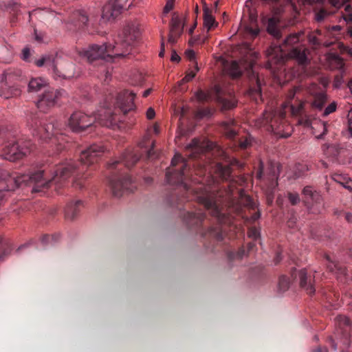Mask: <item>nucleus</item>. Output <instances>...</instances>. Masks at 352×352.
I'll list each match as a JSON object with an SVG mask.
<instances>
[{
	"label": "nucleus",
	"instance_id": "nucleus-1",
	"mask_svg": "<svg viewBox=\"0 0 352 352\" xmlns=\"http://www.w3.org/2000/svg\"><path fill=\"white\" fill-rule=\"evenodd\" d=\"M217 146L208 140L194 138L186 146V155L188 160L177 154L171 161L170 166L166 173L168 184L176 188L167 197L168 203L173 207H179L184 201H196L210 211L211 215L220 224H230L232 213H241V204L233 198L230 185L229 189L213 187L209 175V167L205 162L213 155Z\"/></svg>",
	"mask_w": 352,
	"mask_h": 352
},
{
	"label": "nucleus",
	"instance_id": "nucleus-2",
	"mask_svg": "<svg viewBox=\"0 0 352 352\" xmlns=\"http://www.w3.org/2000/svg\"><path fill=\"white\" fill-rule=\"evenodd\" d=\"M51 179L43 177V170L28 174H16L6 169H0V201L5 197L6 192L13 191L21 185L32 186V192H40L47 189L52 184L56 188H60L69 177H74L73 186L80 189V160H72L56 166Z\"/></svg>",
	"mask_w": 352,
	"mask_h": 352
},
{
	"label": "nucleus",
	"instance_id": "nucleus-3",
	"mask_svg": "<svg viewBox=\"0 0 352 352\" xmlns=\"http://www.w3.org/2000/svg\"><path fill=\"white\" fill-rule=\"evenodd\" d=\"M135 94L124 90L118 94L116 98L107 97L104 109L99 110L94 116H88L81 111L74 112L69 120V126L76 133L82 132L92 126L96 122L100 125L113 128L122 122V118L135 109L133 100Z\"/></svg>",
	"mask_w": 352,
	"mask_h": 352
},
{
	"label": "nucleus",
	"instance_id": "nucleus-4",
	"mask_svg": "<svg viewBox=\"0 0 352 352\" xmlns=\"http://www.w3.org/2000/svg\"><path fill=\"white\" fill-rule=\"evenodd\" d=\"M154 146L155 142L146 138L140 142L137 148L127 149L120 159L114 160L108 164V170L111 174L109 185L115 197H119L125 192L133 191V181L126 170L134 166L143 155L148 160L157 157Z\"/></svg>",
	"mask_w": 352,
	"mask_h": 352
},
{
	"label": "nucleus",
	"instance_id": "nucleus-5",
	"mask_svg": "<svg viewBox=\"0 0 352 352\" xmlns=\"http://www.w3.org/2000/svg\"><path fill=\"white\" fill-rule=\"evenodd\" d=\"M303 35L302 31L292 33L286 37L283 45H270L266 51V67L276 74L283 66L287 56L298 63V76L308 75L307 68L310 63V51L304 45H298L302 40Z\"/></svg>",
	"mask_w": 352,
	"mask_h": 352
},
{
	"label": "nucleus",
	"instance_id": "nucleus-6",
	"mask_svg": "<svg viewBox=\"0 0 352 352\" xmlns=\"http://www.w3.org/2000/svg\"><path fill=\"white\" fill-rule=\"evenodd\" d=\"M139 30L133 25L125 27L114 45H92L79 52L80 56L92 63L94 61L113 62L116 58L124 57L129 54L133 44L140 37Z\"/></svg>",
	"mask_w": 352,
	"mask_h": 352
},
{
	"label": "nucleus",
	"instance_id": "nucleus-7",
	"mask_svg": "<svg viewBox=\"0 0 352 352\" xmlns=\"http://www.w3.org/2000/svg\"><path fill=\"white\" fill-rule=\"evenodd\" d=\"M30 124L33 136L44 141L49 140L52 144L56 146L58 153L65 148V143L67 142L65 137L60 128V124L54 118L44 120L35 116L32 118Z\"/></svg>",
	"mask_w": 352,
	"mask_h": 352
},
{
	"label": "nucleus",
	"instance_id": "nucleus-8",
	"mask_svg": "<svg viewBox=\"0 0 352 352\" xmlns=\"http://www.w3.org/2000/svg\"><path fill=\"white\" fill-rule=\"evenodd\" d=\"M255 125L265 128L279 138H288L293 131L292 126L285 120V112L280 111H265L262 117L256 120Z\"/></svg>",
	"mask_w": 352,
	"mask_h": 352
},
{
	"label": "nucleus",
	"instance_id": "nucleus-9",
	"mask_svg": "<svg viewBox=\"0 0 352 352\" xmlns=\"http://www.w3.org/2000/svg\"><path fill=\"white\" fill-rule=\"evenodd\" d=\"M205 218L206 216L201 210L188 211L183 214V220L190 229L199 231L203 236H208L217 241H221L225 236L221 226L210 227L206 232L202 231Z\"/></svg>",
	"mask_w": 352,
	"mask_h": 352
},
{
	"label": "nucleus",
	"instance_id": "nucleus-10",
	"mask_svg": "<svg viewBox=\"0 0 352 352\" xmlns=\"http://www.w3.org/2000/svg\"><path fill=\"white\" fill-rule=\"evenodd\" d=\"M32 146L30 140L12 139L0 146V155L7 160L14 162L30 153Z\"/></svg>",
	"mask_w": 352,
	"mask_h": 352
},
{
	"label": "nucleus",
	"instance_id": "nucleus-11",
	"mask_svg": "<svg viewBox=\"0 0 352 352\" xmlns=\"http://www.w3.org/2000/svg\"><path fill=\"white\" fill-rule=\"evenodd\" d=\"M22 86L21 72L9 69L3 74L0 96L6 99L17 97L21 95Z\"/></svg>",
	"mask_w": 352,
	"mask_h": 352
},
{
	"label": "nucleus",
	"instance_id": "nucleus-12",
	"mask_svg": "<svg viewBox=\"0 0 352 352\" xmlns=\"http://www.w3.org/2000/svg\"><path fill=\"white\" fill-rule=\"evenodd\" d=\"M239 126L234 120L229 119L222 123V130L225 135L231 140H233L235 146L241 149H246L251 145V139L250 138H243L235 140L238 134Z\"/></svg>",
	"mask_w": 352,
	"mask_h": 352
},
{
	"label": "nucleus",
	"instance_id": "nucleus-13",
	"mask_svg": "<svg viewBox=\"0 0 352 352\" xmlns=\"http://www.w3.org/2000/svg\"><path fill=\"white\" fill-rule=\"evenodd\" d=\"M131 4L132 0H109L102 8V17L107 21L114 20Z\"/></svg>",
	"mask_w": 352,
	"mask_h": 352
},
{
	"label": "nucleus",
	"instance_id": "nucleus-14",
	"mask_svg": "<svg viewBox=\"0 0 352 352\" xmlns=\"http://www.w3.org/2000/svg\"><path fill=\"white\" fill-rule=\"evenodd\" d=\"M305 205L314 213H320L324 208L322 195L311 186H305L302 190Z\"/></svg>",
	"mask_w": 352,
	"mask_h": 352
},
{
	"label": "nucleus",
	"instance_id": "nucleus-15",
	"mask_svg": "<svg viewBox=\"0 0 352 352\" xmlns=\"http://www.w3.org/2000/svg\"><path fill=\"white\" fill-rule=\"evenodd\" d=\"M63 90L47 89L45 90L36 103L38 109L43 112L55 105L58 98L63 95Z\"/></svg>",
	"mask_w": 352,
	"mask_h": 352
},
{
	"label": "nucleus",
	"instance_id": "nucleus-16",
	"mask_svg": "<svg viewBox=\"0 0 352 352\" xmlns=\"http://www.w3.org/2000/svg\"><path fill=\"white\" fill-rule=\"evenodd\" d=\"M335 324L336 326V334L345 347H348L350 344V332L351 329V322L349 318L345 316H338L335 318Z\"/></svg>",
	"mask_w": 352,
	"mask_h": 352
},
{
	"label": "nucleus",
	"instance_id": "nucleus-17",
	"mask_svg": "<svg viewBox=\"0 0 352 352\" xmlns=\"http://www.w3.org/2000/svg\"><path fill=\"white\" fill-rule=\"evenodd\" d=\"M297 276L299 277V283L300 287L305 290L307 294H314L316 291L314 284L315 276L311 273L308 274L305 268L302 269L298 272H297L296 269H292L291 270V276L294 279H296Z\"/></svg>",
	"mask_w": 352,
	"mask_h": 352
},
{
	"label": "nucleus",
	"instance_id": "nucleus-18",
	"mask_svg": "<svg viewBox=\"0 0 352 352\" xmlns=\"http://www.w3.org/2000/svg\"><path fill=\"white\" fill-rule=\"evenodd\" d=\"M307 90L313 97L312 107L318 111H322L328 100L326 92L322 89L320 86L316 83H311L308 87Z\"/></svg>",
	"mask_w": 352,
	"mask_h": 352
},
{
	"label": "nucleus",
	"instance_id": "nucleus-19",
	"mask_svg": "<svg viewBox=\"0 0 352 352\" xmlns=\"http://www.w3.org/2000/svg\"><path fill=\"white\" fill-rule=\"evenodd\" d=\"M251 76L250 80L252 81V85L250 87V94L252 97H254L256 100L258 98L261 99V84L258 75L254 72V71L250 68Z\"/></svg>",
	"mask_w": 352,
	"mask_h": 352
},
{
	"label": "nucleus",
	"instance_id": "nucleus-20",
	"mask_svg": "<svg viewBox=\"0 0 352 352\" xmlns=\"http://www.w3.org/2000/svg\"><path fill=\"white\" fill-rule=\"evenodd\" d=\"M82 207L83 202L81 200L69 202L65 208V218L69 220L74 219Z\"/></svg>",
	"mask_w": 352,
	"mask_h": 352
},
{
	"label": "nucleus",
	"instance_id": "nucleus-21",
	"mask_svg": "<svg viewBox=\"0 0 352 352\" xmlns=\"http://www.w3.org/2000/svg\"><path fill=\"white\" fill-rule=\"evenodd\" d=\"M214 172L217 177H219L222 181H233L232 176V169L230 165H223L220 163H217L214 167Z\"/></svg>",
	"mask_w": 352,
	"mask_h": 352
},
{
	"label": "nucleus",
	"instance_id": "nucleus-22",
	"mask_svg": "<svg viewBox=\"0 0 352 352\" xmlns=\"http://www.w3.org/2000/svg\"><path fill=\"white\" fill-rule=\"evenodd\" d=\"M218 25V22L212 15V10L207 6H205L204 8V26L207 29V32L214 30Z\"/></svg>",
	"mask_w": 352,
	"mask_h": 352
},
{
	"label": "nucleus",
	"instance_id": "nucleus-23",
	"mask_svg": "<svg viewBox=\"0 0 352 352\" xmlns=\"http://www.w3.org/2000/svg\"><path fill=\"white\" fill-rule=\"evenodd\" d=\"M330 3L336 8H340L344 6V13L343 17L346 21L352 22V7L350 5H346L349 0H329Z\"/></svg>",
	"mask_w": 352,
	"mask_h": 352
},
{
	"label": "nucleus",
	"instance_id": "nucleus-24",
	"mask_svg": "<svg viewBox=\"0 0 352 352\" xmlns=\"http://www.w3.org/2000/svg\"><path fill=\"white\" fill-rule=\"evenodd\" d=\"M48 82L45 78L38 77L32 78L28 82V92H37L47 87Z\"/></svg>",
	"mask_w": 352,
	"mask_h": 352
},
{
	"label": "nucleus",
	"instance_id": "nucleus-25",
	"mask_svg": "<svg viewBox=\"0 0 352 352\" xmlns=\"http://www.w3.org/2000/svg\"><path fill=\"white\" fill-rule=\"evenodd\" d=\"M218 102L221 104L223 109L226 110L231 109L236 106V100L233 96H228V97H222L218 91L217 93Z\"/></svg>",
	"mask_w": 352,
	"mask_h": 352
},
{
	"label": "nucleus",
	"instance_id": "nucleus-26",
	"mask_svg": "<svg viewBox=\"0 0 352 352\" xmlns=\"http://www.w3.org/2000/svg\"><path fill=\"white\" fill-rule=\"evenodd\" d=\"M278 20L275 18H270L268 20L267 26L268 33L276 39H279L281 37V32L278 27Z\"/></svg>",
	"mask_w": 352,
	"mask_h": 352
},
{
	"label": "nucleus",
	"instance_id": "nucleus-27",
	"mask_svg": "<svg viewBox=\"0 0 352 352\" xmlns=\"http://www.w3.org/2000/svg\"><path fill=\"white\" fill-rule=\"evenodd\" d=\"M73 19L75 21V25L78 28H84L88 22V16L84 10H76L73 14Z\"/></svg>",
	"mask_w": 352,
	"mask_h": 352
},
{
	"label": "nucleus",
	"instance_id": "nucleus-28",
	"mask_svg": "<svg viewBox=\"0 0 352 352\" xmlns=\"http://www.w3.org/2000/svg\"><path fill=\"white\" fill-rule=\"evenodd\" d=\"M12 248L10 241L0 236V261H1L4 256L8 255L11 252Z\"/></svg>",
	"mask_w": 352,
	"mask_h": 352
},
{
	"label": "nucleus",
	"instance_id": "nucleus-29",
	"mask_svg": "<svg viewBox=\"0 0 352 352\" xmlns=\"http://www.w3.org/2000/svg\"><path fill=\"white\" fill-rule=\"evenodd\" d=\"M34 63L37 67H39L43 65H46L49 67L53 68L54 69L56 68L54 59H52L50 56H43L40 59L35 60Z\"/></svg>",
	"mask_w": 352,
	"mask_h": 352
},
{
	"label": "nucleus",
	"instance_id": "nucleus-30",
	"mask_svg": "<svg viewBox=\"0 0 352 352\" xmlns=\"http://www.w3.org/2000/svg\"><path fill=\"white\" fill-rule=\"evenodd\" d=\"M328 152L330 153L333 157L338 159L345 155L346 150L336 145H331L328 147Z\"/></svg>",
	"mask_w": 352,
	"mask_h": 352
},
{
	"label": "nucleus",
	"instance_id": "nucleus-31",
	"mask_svg": "<svg viewBox=\"0 0 352 352\" xmlns=\"http://www.w3.org/2000/svg\"><path fill=\"white\" fill-rule=\"evenodd\" d=\"M289 285L290 280L288 277L285 275H282L279 277L278 288L280 292H286L289 289Z\"/></svg>",
	"mask_w": 352,
	"mask_h": 352
},
{
	"label": "nucleus",
	"instance_id": "nucleus-32",
	"mask_svg": "<svg viewBox=\"0 0 352 352\" xmlns=\"http://www.w3.org/2000/svg\"><path fill=\"white\" fill-rule=\"evenodd\" d=\"M326 258L327 261L331 263V264L328 267L331 271H336L338 274L346 276L347 270L346 267L340 265L338 263H333L329 256H327Z\"/></svg>",
	"mask_w": 352,
	"mask_h": 352
},
{
	"label": "nucleus",
	"instance_id": "nucleus-33",
	"mask_svg": "<svg viewBox=\"0 0 352 352\" xmlns=\"http://www.w3.org/2000/svg\"><path fill=\"white\" fill-rule=\"evenodd\" d=\"M329 16V12H327V10H326L324 8L315 10L314 11V19L318 23L323 22Z\"/></svg>",
	"mask_w": 352,
	"mask_h": 352
},
{
	"label": "nucleus",
	"instance_id": "nucleus-34",
	"mask_svg": "<svg viewBox=\"0 0 352 352\" xmlns=\"http://www.w3.org/2000/svg\"><path fill=\"white\" fill-rule=\"evenodd\" d=\"M230 72V75L234 78H239L242 75V70L236 60L232 62Z\"/></svg>",
	"mask_w": 352,
	"mask_h": 352
},
{
	"label": "nucleus",
	"instance_id": "nucleus-35",
	"mask_svg": "<svg viewBox=\"0 0 352 352\" xmlns=\"http://www.w3.org/2000/svg\"><path fill=\"white\" fill-rule=\"evenodd\" d=\"M170 33L180 36L182 33V28L178 19H173L170 25Z\"/></svg>",
	"mask_w": 352,
	"mask_h": 352
},
{
	"label": "nucleus",
	"instance_id": "nucleus-36",
	"mask_svg": "<svg viewBox=\"0 0 352 352\" xmlns=\"http://www.w3.org/2000/svg\"><path fill=\"white\" fill-rule=\"evenodd\" d=\"M322 34L321 30H316L315 32L310 33L308 35L309 42L313 45L318 46L320 45V41L318 36Z\"/></svg>",
	"mask_w": 352,
	"mask_h": 352
},
{
	"label": "nucleus",
	"instance_id": "nucleus-37",
	"mask_svg": "<svg viewBox=\"0 0 352 352\" xmlns=\"http://www.w3.org/2000/svg\"><path fill=\"white\" fill-rule=\"evenodd\" d=\"M309 170L307 164H299L296 165V169L294 173V179H298L301 177L304 173Z\"/></svg>",
	"mask_w": 352,
	"mask_h": 352
},
{
	"label": "nucleus",
	"instance_id": "nucleus-38",
	"mask_svg": "<svg viewBox=\"0 0 352 352\" xmlns=\"http://www.w3.org/2000/svg\"><path fill=\"white\" fill-rule=\"evenodd\" d=\"M287 107H289V109L293 115L297 116L301 113L303 109V103L302 102H298L296 105L294 104H289L288 103L285 105V108Z\"/></svg>",
	"mask_w": 352,
	"mask_h": 352
},
{
	"label": "nucleus",
	"instance_id": "nucleus-39",
	"mask_svg": "<svg viewBox=\"0 0 352 352\" xmlns=\"http://www.w3.org/2000/svg\"><path fill=\"white\" fill-rule=\"evenodd\" d=\"M337 109V103L333 101L331 102L324 110H322V116L326 117L335 112Z\"/></svg>",
	"mask_w": 352,
	"mask_h": 352
},
{
	"label": "nucleus",
	"instance_id": "nucleus-40",
	"mask_svg": "<svg viewBox=\"0 0 352 352\" xmlns=\"http://www.w3.org/2000/svg\"><path fill=\"white\" fill-rule=\"evenodd\" d=\"M287 199L289 201L290 204L293 206L298 204L300 201V196L297 192H288Z\"/></svg>",
	"mask_w": 352,
	"mask_h": 352
},
{
	"label": "nucleus",
	"instance_id": "nucleus-41",
	"mask_svg": "<svg viewBox=\"0 0 352 352\" xmlns=\"http://www.w3.org/2000/svg\"><path fill=\"white\" fill-rule=\"evenodd\" d=\"M196 98L200 102H207L210 99L211 96L209 93H206L202 90H199L196 93Z\"/></svg>",
	"mask_w": 352,
	"mask_h": 352
},
{
	"label": "nucleus",
	"instance_id": "nucleus-42",
	"mask_svg": "<svg viewBox=\"0 0 352 352\" xmlns=\"http://www.w3.org/2000/svg\"><path fill=\"white\" fill-rule=\"evenodd\" d=\"M195 72L190 71V72H188L187 74L185 76V77H184L182 79V80H181L182 83H185V82H189L195 76L196 72H197L199 70V67L197 66V63H195Z\"/></svg>",
	"mask_w": 352,
	"mask_h": 352
},
{
	"label": "nucleus",
	"instance_id": "nucleus-43",
	"mask_svg": "<svg viewBox=\"0 0 352 352\" xmlns=\"http://www.w3.org/2000/svg\"><path fill=\"white\" fill-rule=\"evenodd\" d=\"M34 39L39 43H45L47 41V36L43 32L34 30Z\"/></svg>",
	"mask_w": 352,
	"mask_h": 352
},
{
	"label": "nucleus",
	"instance_id": "nucleus-44",
	"mask_svg": "<svg viewBox=\"0 0 352 352\" xmlns=\"http://www.w3.org/2000/svg\"><path fill=\"white\" fill-rule=\"evenodd\" d=\"M248 235L250 238L253 240H256L260 237V232L255 227H252L249 228L248 231Z\"/></svg>",
	"mask_w": 352,
	"mask_h": 352
},
{
	"label": "nucleus",
	"instance_id": "nucleus-45",
	"mask_svg": "<svg viewBox=\"0 0 352 352\" xmlns=\"http://www.w3.org/2000/svg\"><path fill=\"white\" fill-rule=\"evenodd\" d=\"M22 59L27 62H31L30 50L28 47H25L22 51Z\"/></svg>",
	"mask_w": 352,
	"mask_h": 352
},
{
	"label": "nucleus",
	"instance_id": "nucleus-46",
	"mask_svg": "<svg viewBox=\"0 0 352 352\" xmlns=\"http://www.w3.org/2000/svg\"><path fill=\"white\" fill-rule=\"evenodd\" d=\"M333 61L336 63V67L338 69H341L344 66L343 59L338 56H334L333 58Z\"/></svg>",
	"mask_w": 352,
	"mask_h": 352
},
{
	"label": "nucleus",
	"instance_id": "nucleus-47",
	"mask_svg": "<svg viewBox=\"0 0 352 352\" xmlns=\"http://www.w3.org/2000/svg\"><path fill=\"white\" fill-rule=\"evenodd\" d=\"M175 0H168L164 8V13H168L173 8V2Z\"/></svg>",
	"mask_w": 352,
	"mask_h": 352
},
{
	"label": "nucleus",
	"instance_id": "nucleus-48",
	"mask_svg": "<svg viewBox=\"0 0 352 352\" xmlns=\"http://www.w3.org/2000/svg\"><path fill=\"white\" fill-rule=\"evenodd\" d=\"M245 205L247 207H248L251 209H253V210L255 208V204L250 197H249V196L246 197L245 198Z\"/></svg>",
	"mask_w": 352,
	"mask_h": 352
},
{
	"label": "nucleus",
	"instance_id": "nucleus-49",
	"mask_svg": "<svg viewBox=\"0 0 352 352\" xmlns=\"http://www.w3.org/2000/svg\"><path fill=\"white\" fill-rule=\"evenodd\" d=\"M186 54V57L190 60H195V53L193 50H188L186 51L185 52Z\"/></svg>",
	"mask_w": 352,
	"mask_h": 352
},
{
	"label": "nucleus",
	"instance_id": "nucleus-50",
	"mask_svg": "<svg viewBox=\"0 0 352 352\" xmlns=\"http://www.w3.org/2000/svg\"><path fill=\"white\" fill-rule=\"evenodd\" d=\"M54 236H50V235H47V234H45L42 236L41 238V242L43 245H47V243H50V241L53 239Z\"/></svg>",
	"mask_w": 352,
	"mask_h": 352
},
{
	"label": "nucleus",
	"instance_id": "nucleus-51",
	"mask_svg": "<svg viewBox=\"0 0 352 352\" xmlns=\"http://www.w3.org/2000/svg\"><path fill=\"white\" fill-rule=\"evenodd\" d=\"M179 36H176L175 34H173V33H170L168 34V43L171 44H174L177 42V38H179Z\"/></svg>",
	"mask_w": 352,
	"mask_h": 352
},
{
	"label": "nucleus",
	"instance_id": "nucleus-52",
	"mask_svg": "<svg viewBox=\"0 0 352 352\" xmlns=\"http://www.w3.org/2000/svg\"><path fill=\"white\" fill-rule=\"evenodd\" d=\"M155 110L151 107L148 108L146 111V118L148 120H152L155 117Z\"/></svg>",
	"mask_w": 352,
	"mask_h": 352
},
{
	"label": "nucleus",
	"instance_id": "nucleus-53",
	"mask_svg": "<svg viewBox=\"0 0 352 352\" xmlns=\"http://www.w3.org/2000/svg\"><path fill=\"white\" fill-rule=\"evenodd\" d=\"M296 217L295 215H292L289 220L287 221V225L289 228H294L295 226V224L296 223Z\"/></svg>",
	"mask_w": 352,
	"mask_h": 352
},
{
	"label": "nucleus",
	"instance_id": "nucleus-54",
	"mask_svg": "<svg viewBox=\"0 0 352 352\" xmlns=\"http://www.w3.org/2000/svg\"><path fill=\"white\" fill-rule=\"evenodd\" d=\"M349 129L352 134V109L349 111L348 116Z\"/></svg>",
	"mask_w": 352,
	"mask_h": 352
},
{
	"label": "nucleus",
	"instance_id": "nucleus-55",
	"mask_svg": "<svg viewBox=\"0 0 352 352\" xmlns=\"http://www.w3.org/2000/svg\"><path fill=\"white\" fill-rule=\"evenodd\" d=\"M262 177H263V164L261 162L260 163L259 170L256 173V177L258 179H261Z\"/></svg>",
	"mask_w": 352,
	"mask_h": 352
},
{
	"label": "nucleus",
	"instance_id": "nucleus-56",
	"mask_svg": "<svg viewBox=\"0 0 352 352\" xmlns=\"http://www.w3.org/2000/svg\"><path fill=\"white\" fill-rule=\"evenodd\" d=\"M248 32L252 37H256L259 33L258 29L249 28Z\"/></svg>",
	"mask_w": 352,
	"mask_h": 352
},
{
	"label": "nucleus",
	"instance_id": "nucleus-57",
	"mask_svg": "<svg viewBox=\"0 0 352 352\" xmlns=\"http://www.w3.org/2000/svg\"><path fill=\"white\" fill-rule=\"evenodd\" d=\"M179 60L180 57L179 56V55L176 53L175 51H173L171 55V60L173 62H178L179 61Z\"/></svg>",
	"mask_w": 352,
	"mask_h": 352
},
{
	"label": "nucleus",
	"instance_id": "nucleus-58",
	"mask_svg": "<svg viewBox=\"0 0 352 352\" xmlns=\"http://www.w3.org/2000/svg\"><path fill=\"white\" fill-rule=\"evenodd\" d=\"M321 125L323 128V131L320 135H318V137H317L318 138H322L323 137V135H324L327 133V131L326 123L322 122Z\"/></svg>",
	"mask_w": 352,
	"mask_h": 352
},
{
	"label": "nucleus",
	"instance_id": "nucleus-59",
	"mask_svg": "<svg viewBox=\"0 0 352 352\" xmlns=\"http://www.w3.org/2000/svg\"><path fill=\"white\" fill-rule=\"evenodd\" d=\"M164 52H165V49H164V38H162V43H161V50L160 52V54H159V56L160 57H163L164 55Z\"/></svg>",
	"mask_w": 352,
	"mask_h": 352
},
{
	"label": "nucleus",
	"instance_id": "nucleus-60",
	"mask_svg": "<svg viewBox=\"0 0 352 352\" xmlns=\"http://www.w3.org/2000/svg\"><path fill=\"white\" fill-rule=\"evenodd\" d=\"M260 216H261L260 212L257 211V212H254L251 216V219H252V221H256L257 219H258L260 218Z\"/></svg>",
	"mask_w": 352,
	"mask_h": 352
},
{
	"label": "nucleus",
	"instance_id": "nucleus-61",
	"mask_svg": "<svg viewBox=\"0 0 352 352\" xmlns=\"http://www.w3.org/2000/svg\"><path fill=\"white\" fill-rule=\"evenodd\" d=\"M314 352H328V349L326 347H318Z\"/></svg>",
	"mask_w": 352,
	"mask_h": 352
},
{
	"label": "nucleus",
	"instance_id": "nucleus-62",
	"mask_svg": "<svg viewBox=\"0 0 352 352\" xmlns=\"http://www.w3.org/2000/svg\"><path fill=\"white\" fill-rule=\"evenodd\" d=\"M151 89H148L146 90H145L143 93V97L144 98H146L148 96H149V94H151Z\"/></svg>",
	"mask_w": 352,
	"mask_h": 352
},
{
	"label": "nucleus",
	"instance_id": "nucleus-63",
	"mask_svg": "<svg viewBox=\"0 0 352 352\" xmlns=\"http://www.w3.org/2000/svg\"><path fill=\"white\" fill-rule=\"evenodd\" d=\"M29 245H30V243H25V244H23V245H21V246L17 249V251H18V252H21V251H22L23 249L26 248Z\"/></svg>",
	"mask_w": 352,
	"mask_h": 352
},
{
	"label": "nucleus",
	"instance_id": "nucleus-64",
	"mask_svg": "<svg viewBox=\"0 0 352 352\" xmlns=\"http://www.w3.org/2000/svg\"><path fill=\"white\" fill-rule=\"evenodd\" d=\"M346 219L347 221L351 222L352 221V214L347 213L346 215Z\"/></svg>",
	"mask_w": 352,
	"mask_h": 352
}]
</instances>
